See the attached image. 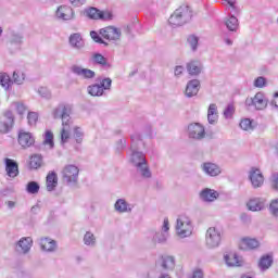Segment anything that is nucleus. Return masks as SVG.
<instances>
[{"label":"nucleus","mask_w":278,"mask_h":278,"mask_svg":"<svg viewBox=\"0 0 278 278\" xmlns=\"http://www.w3.org/2000/svg\"><path fill=\"white\" fill-rule=\"evenodd\" d=\"M138 142H140V135L131 136V154L129 162L132 166L136 167L137 174L140 175L143 179H151L152 173L147 162V156L144 153L136 150L138 149Z\"/></svg>","instance_id":"f257e3e1"},{"label":"nucleus","mask_w":278,"mask_h":278,"mask_svg":"<svg viewBox=\"0 0 278 278\" xmlns=\"http://www.w3.org/2000/svg\"><path fill=\"white\" fill-rule=\"evenodd\" d=\"M71 114H73V106L70 104H60L53 111L54 118H61L62 130H61V143L66 144L71 138Z\"/></svg>","instance_id":"f03ea898"},{"label":"nucleus","mask_w":278,"mask_h":278,"mask_svg":"<svg viewBox=\"0 0 278 278\" xmlns=\"http://www.w3.org/2000/svg\"><path fill=\"white\" fill-rule=\"evenodd\" d=\"M190 21H192V9L186 4L176 9L168 18V23L172 27H181V25H186V23H190Z\"/></svg>","instance_id":"7ed1b4c3"},{"label":"nucleus","mask_w":278,"mask_h":278,"mask_svg":"<svg viewBox=\"0 0 278 278\" xmlns=\"http://www.w3.org/2000/svg\"><path fill=\"white\" fill-rule=\"evenodd\" d=\"M194 227L192 226V219L187 215L178 216L176 220V235L178 238H190L192 236V230Z\"/></svg>","instance_id":"20e7f679"},{"label":"nucleus","mask_w":278,"mask_h":278,"mask_svg":"<svg viewBox=\"0 0 278 278\" xmlns=\"http://www.w3.org/2000/svg\"><path fill=\"white\" fill-rule=\"evenodd\" d=\"M223 242V229L210 227L205 233V244L207 249H218Z\"/></svg>","instance_id":"39448f33"},{"label":"nucleus","mask_w":278,"mask_h":278,"mask_svg":"<svg viewBox=\"0 0 278 278\" xmlns=\"http://www.w3.org/2000/svg\"><path fill=\"white\" fill-rule=\"evenodd\" d=\"M62 179L67 186H75L79 179V167L73 164L65 165L62 169Z\"/></svg>","instance_id":"423d86ee"},{"label":"nucleus","mask_w":278,"mask_h":278,"mask_svg":"<svg viewBox=\"0 0 278 278\" xmlns=\"http://www.w3.org/2000/svg\"><path fill=\"white\" fill-rule=\"evenodd\" d=\"M112 88V78H103L100 84H93L87 87L88 94L91 97H103L105 90Z\"/></svg>","instance_id":"0eeeda50"},{"label":"nucleus","mask_w":278,"mask_h":278,"mask_svg":"<svg viewBox=\"0 0 278 278\" xmlns=\"http://www.w3.org/2000/svg\"><path fill=\"white\" fill-rule=\"evenodd\" d=\"M14 127V113L7 110L0 116V134H10Z\"/></svg>","instance_id":"6e6552de"},{"label":"nucleus","mask_w":278,"mask_h":278,"mask_svg":"<svg viewBox=\"0 0 278 278\" xmlns=\"http://www.w3.org/2000/svg\"><path fill=\"white\" fill-rule=\"evenodd\" d=\"M187 134L191 140H203L206 136L205 126L201 125V123L189 124Z\"/></svg>","instance_id":"1a4fd4ad"},{"label":"nucleus","mask_w":278,"mask_h":278,"mask_svg":"<svg viewBox=\"0 0 278 278\" xmlns=\"http://www.w3.org/2000/svg\"><path fill=\"white\" fill-rule=\"evenodd\" d=\"M245 105L248 108L253 106L255 110H266L268 106V100L262 92H257L253 98H248L245 100Z\"/></svg>","instance_id":"9d476101"},{"label":"nucleus","mask_w":278,"mask_h":278,"mask_svg":"<svg viewBox=\"0 0 278 278\" xmlns=\"http://www.w3.org/2000/svg\"><path fill=\"white\" fill-rule=\"evenodd\" d=\"M169 230H170V224L168 222V217H165L163 220V225L161 227V231L154 233L152 241L155 244H165V242L168 240Z\"/></svg>","instance_id":"9b49d317"},{"label":"nucleus","mask_w":278,"mask_h":278,"mask_svg":"<svg viewBox=\"0 0 278 278\" xmlns=\"http://www.w3.org/2000/svg\"><path fill=\"white\" fill-rule=\"evenodd\" d=\"M55 18L58 21H73L75 18V11L68 5H61L55 11Z\"/></svg>","instance_id":"f8f14e48"},{"label":"nucleus","mask_w":278,"mask_h":278,"mask_svg":"<svg viewBox=\"0 0 278 278\" xmlns=\"http://www.w3.org/2000/svg\"><path fill=\"white\" fill-rule=\"evenodd\" d=\"M249 179L253 188H262L264 186V175L258 168L252 167L250 169Z\"/></svg>","instance_id":"ddd939ff"},{"label":"nucleus","mask_w":278,"mask_h":278,"mask_svg":"<svg viewBox=\"0 0 278 278\" xmlns=\"http://www.w3.org/2000/svg\"><path fill=\"white\" fill-rule=\"evenodd\" d=\"M39 247L41 251H45L46 253H55V251H58V242L49 237L40 238Z\"/></svg>","instance_id":"4468645a"},{"label":"nucleus","mask_w":278,"mask_h":278,"mask_svg":"<svg viewBox=\"0 0 278 278\" xmlns=\"http://www.w3.org/2000/svg\"><path fill=\"white\" fill-rule=\"evenodd\" d=\"M121 29L114 26H108L105 28L100 29V35L105 40H121Z\"/></svg>","instance_id":"2eb2a0df"},{"label":"nucleus","mask_w":278,"mask_h":278,"mask_svg":"<svg viewBox=\"0 0 278 278\" xmlns=\"http://www.w3.org/2000/svg\"><path fill=\"white\" fill-rule=\"evenodd\" d=\"M201 168L205 175H208V177H218V175L223 173V169H220V166L212 162L203 163L201 165Z\"/></svg>","instance_id":"dca6fc26"},{"label":"nucleus","mask_w":278,"mask_h":278,"mask_svg":"<svg viewBox=\"0 0 278 278\" xmlns=\"http://www.w3.org/2000/svg\"><path fill=\"white\" fill-rule=\"evenodd\" d=\"M72 73H74V75H77L78 77H83V79H94V77L97 76L94 71L84 68L78 65H74L72 67Z\"/></svg>","instance_id":"f3484780"},{"label":"nucleus","mask_w":278,"mask_h":278,"mask_svg":"<svg viewBox=\"0 0 278 278\" xmlns=\"http://www.w3.org/2000/svg\"><path fill=\"white\" fill-rule=\"evenodd\" d=\"M199 86H201V81H199V79L189 80L185 89L186 97H188V99L197 97V94H199Z\"/></svg>","instance_id":"a211bd4d"},{"label":"nucleus","mask_w":278,"mask_h":278,"mask_svg":"<svg viewBox=\"0 0 278 278\" xmlns=\"http://www.w3.org/2000/svg\"><path fill=\"white\" fill-rule=\"evenodd\" d=\"M34 244V240L31 237H23L17 242L16 249L20 253H23L24 255L29 253L31 251V245Z\"/></svg>","instance_id":"6ab92c4d"},{"label":"nucleus","mask_w":278,"mask_h":278,"mask_svg":"<svg viewBox=\"0 0 278 278\" xmlns=\"http://www.w3.org/2000/svg\"><path fill=\"white\" fill-rule=\"evenodd\" d=\"M70 45L72 49H76L77 51H81V49L86 47V43L84 42V38L79 33H74L70 36Z\"/></svg>","instance_id":"aec40b11"},{"label":"nucleus","mask_w":278,"mask_h":278,"mask_svg":"<svg viewBox=\"0 0 278 278\" xmlns=\"http://www.w3.org/2000/svg\"><path fill=\"white\" fill-rule=\"evenodd\" d=\"M34 142H36V140L30 132L21 131L18 134V144H21L23 149H29Z\"/></svg>","instance_id":"412c9836"},{"label":"nucleus","mask_w":278,"mask_h":278,"mask_svg":"<svg viewBox=\"0 0 278 278\" xmlns=\"http://www.w3.org/2000/svg\"><path fill=\"white\" fill-rule=\"evenodd\" d=\"M200 199L206 203H212L218 199V193L216 190L205 188L200 192Z\"/></svg>","instance_id":"4be33fe9"},{"label":"nucleus","mask_w":278,"mask_h":278,"mask_svg":"<svg viewBox=\"0 0 278 278\" xmlns=\"http://www.w3.org/2000/svg\"><path fill=\"white\" fill-rule=\"evenodd\" d=\"M247 207L248 210H250V212H262V210L266 207V204L264 200L260 198H254L247 203Z\"/></svg>","instance_id":"5701e85b"},{"label":"nucleus","mask_w":278,"mask_h":278,"mask_svg":"<svg viewBox=\"0 0 278 278\" xmlns=\"http://www.w3.org/2000/svg\"><path fill=\"white\" fill-rule=\"evenodd\" d=\"M115 212L119 214L129 213L134 210V205L129 204L125 199H118L115 204Z\"/></svg>","instance_id":"b1692460"},{"label":"nucleus","mask_w":278,"mask_h":278,"mask_svg":"<svg viewBox=\"0 0 278 278\" xmlns=\"http://www.w3.org/2000/svg\"><path fill=\"white\" fill-rule=\"evenodd\" d=\"M5 170L9 177H17L18 175V164L12 159H5Z\"/></svg>","instance_id":"393cba45"},{"label":"nucleus","mask_w":278,"mask_h":278,"mask_svg":"<svg viewBox=\"0 0 278 278\" xmlns=\"http://www.w3.org/2000/svg\"><path fill=\"white\" fill-rule=\"evenodd\" d=\"M225 263L227 266L236 267V266H242V258L238 256L236 253H228L224 256Z\"/></svg>","instance_id":"a878e982"},{"label":"nucleus","mask_w":278,"mask_h":278,"mask_svg":"<svg viewBox=\"0 0 278 278\" xmlns=\"http://www.w3.org/2000/svg\"><path fill=\"white\" fill-rule=\"evenodd\" d=\"M207 121L210 125H216V123H218V106L214 103L208 106Z\"/></svg>","instance_id":"bb28decb"},{"label":"nucleus","mask_w":278,"mask_h":278,"mask_svg":"<svg viewBox=\"0 0 278 278\" xmlns=\"http://www.w3.org/2000/svg\"><path fill=\"white\" fill-rule=\"evenodd\" d=\"M92 64H98V66H103L104 68H110L112 65L108 62V59L101 53H93L91 55Z\"/></svg>","instance_id":"cd10ccee"},{"label":"nucleus","mask_w":278,"mask_h":278,"mask_svg":"<svg viewBox=\"0 0 278 278\" xmlns=\"http://www.w3.org/2000/svg\"><path fill=\"white\" fill-rule=\"evenodd\" d=\"M46 186L48 192H53V190L58 188V174H55L54 172L49 173L46 178Z\"/></svg>","instance_id":"c85d7f7f"},{"label":"nucleus","mask_w":278,"mask_h":278,"mask_svg":"<svg viewBox=\"0 0 278 278\" xmlns=\"http://www.w3.org/2000/svg\"><path fill=\"white\" fill-rule=\"evenodd\" d=\"M225 25L228 31H238V27H240L238 17H236L235 15H230L228 18H226Z\"/></svg>","instance_id":"c756f323"},{"label":"nucleus","mask_w":278,"mask_h":278,"mask_svg":"<svg viewBox=\"0 0 278 278\" xmlns=\"http://www.w3.org/2000/svg\"><path fill=\"white\" fill-rule=\"evenodd\" d=\"M201 62L199 61H190L187 63V71L189 75L197 76L201 73Z\"/></svg>","instance_id":"7c9ffc66"},{"label":"nucleus","mask_w":278,"mask_h":278,"mask_svg":"<svg viewBox=\"0 0 278 278\" xmlns=\"http://www.w3.org/2000/svg\"><path fill=\"white\" fill-rule=\"evenodd\" d=\"M161 266L164 270H175V256H163Z\"/></svg>","instance_id":"2f4dec72"},{"label":"nucleus","mask_w":278,"mask_h":278,"mask_svg":"<svg viewBox=\"0 0 278 278\" xmlns=\"http://www.w3.org/2000/svg\"><path fill=\"white\" fill-rule=\"evenodd\" d=\"M100 12L101 11L99 9L90 7L84 10V16H87V18H92L93 21H99V16H101Z\"/></svg>","instance_id":"473e14b6"},{"label":"nucleus","mask_w":278,"mask_h":278,"mask_svg":"<svg viewBox=\"0 0 278 278\" xmlns=\"http://www.w3.org/2000/svg\"><path fill=\"white\" fill-rule=\"evenodd\" d=\"M270 266H273V256L270 255L262 256L258 262V268H261V270H268Z\"/></svg>","instance_id":"72a5a7b5"},{"label":"nucleus","mask_w":278,"mask_h":278,"mask_svg":"<svg viewBox=\"0 0 278 278\" xmlns=\"http://www.w3.org/2000/svg\"><path fill=\"white\" fill-rule=\"evenodd\" d=\"M11 81H13V84H16V86H23V84H25V73L18 70L14 71Z\"/></svg>","instance_id":"f704fd0d"},{"label":"nucleus","mask_w":278,"mask_h":278,"mask_svg":"<svg viewBox=\"0 0 278 278\" xmlns=\"http://www.w3.org/2000/svg\"><path fill=\"white\" fill-rule=\"evenodd\" d=\"M13 81L12 78H10V75L7 73H0V85L2 88H4V90H10Z\"/></svg>","instance_id":"c9c22d12"},{"label":"nucleus","mask_w":278,"mask_h":278,"mask_svg":"<svg viewBox=\"0 0 278 278\" xmlns=\"http://www.w3.org/2000/svg\"><path fill=\"white\" fill-rule=\"evenodd\" d=\"M241 247H245V249H257L260 241L257 239L243 238L241 240Z\"/></svg>","instance_id":"e433bc0d"},{"label":"nucleus","mask_w":278,"mask_h":278,"mask_svg":"<svg viewBox=\"0 0 278 278\" xmlns=\"http://www.w3.org/2000/svg\"><path fill=\"white\" fill-rule=\"evenodd\" d=\"M43 144L45 147H48V149H53L55 147V143L53 142V132L51 130L46 131Z\"/></svg>","instance_id":"4c0bfd02"},{"label":"nucleus","mask_w":278,"mask_h":278,"mask_svg":"<svg viewBox=\"0 0 278 278\" xmlns=\"http://www.w3.org/2000/svg\"><path fill=\"white\" fill-rule=\"evenodd\" d=\"M84 244L86 247H94L97 244V238H94V235L90 231H87L84 236Z\"/></svg>","instance_id":"58836bf2"},{"label":"nucleus","mask_w":278,"mask_h":278,"mask_svg":"<svg viewBox=\"0 0 278 278\" xmlns=\"http://www.w3.org/2000/svg\"><path fill=\"white\" fill-rule=\"evenodd\" d=\"M30 168H40L42 166V156L39 154H35L30 157Z\"/></svg>","instance_id":"ea45409f"},{"label":"nucleus","mask_w":278,"mask_h":278,"mask_svg":"<svg viewBox=\"0 0 278 278\" xmlns=\"http://www.w3.org/2000/svg\"><path fill=\"white\" fill-rule=\"evenodd\" d=\"M23 34L21 33H12L10 37L11 45H16L17 47H21L23 45Z\"/></svg>","instance_id":"a19ab883"},{"label":"nucleus","mask_w":278,"mask_h":278,"mask_svg":"<svg viewBox=\"0 0 278 278\" xmlns=\"http://www.w3.org/2000/svg\"><path fill=\"white\" fill-rule=\"evenodd\" d=\"M26 190L28 194H38V192L40 191V185H38V182L36 181H30L27 184Z\"/></svg>","instance_id":"79ce46f5"},{"label":"nucleus","mask_w":278,"mask_h":278,"mask_svg":"<svg viewBox=\"0 0 278 278\" xmlns=\"http://www.w3.org/2000/svg\"><path fill=\"white\" fill-rule=\"evenodd\" d=\"M11 109L15 110L20 115H23L25 112H27V106H25L23 102H13L11 104Z\"/></svg>","instance_id":"37998d69"},{"label":"nucleus","mask_w":278,"mask_h":278,"mask_svg":"<svg viewBox=\"0 0 278 278\" xmlns=\"http://www.w3.org/2000/svg\"><path fill=\"white\" fill-rule=\"evenodd\" d=\"M74 138L78 144H81L84 140V130L81 129V127H74Z\"/></svg>","instance_id":"c03bdc74"},{"label":"nucleus","mask_w":278,"mask_h":278,"mask_svg":"<svg viewBox=\"0 0 278 278\" xmlns=\"http://www.w3.org/2000/svg\"><path fill=\"white\" fill-rule=\"evenodd\" d=\"M269 212L271 216H275V218H278V198L271 200L269 204Z\"/></svg>","instance_id":"a18cd8bd"},{"label":"nucleus","mask_w":278,"mask_h":278,"mask_svg":"<svg viewBox=\"0 0 278 278\" xmlns=\"http://www.w3.org/2000/svg\"><path fill=\"white\" fill-rule=\"evenodd\" d=\"M187 40L192 51H197V47H199V37L191 35Z\"/></svg>","instance_id":"49530a36"},{"label":"nucleus","mask_w":278,"mask_h":278,"mask_svg":"<svg viewBox=\"0 0 278 278\" xmlns=\"http://www.w3.org/2000/svg\"><path fill=\"white\" fill-rule=\"evenodd\" d=\"M27 119H28V125H30V127H34L36 123H38V113L29 112L27 115Z\"/></svg>","instance_id":"de8ad7c7"},{"label":"nucleus","mask_w":278,"mask_h":278,"mask_svg":"<svg viewBox=\"0 0 278 278\" xmlns=\"http://www.w3.org/2000/svg\"><path fill=\"white\" fill-rule=\"evenodd\" d=\"M37 92L42 99H51V91L47 87H40Z\"/></svg>","instance_id":"09e8293b"},{"label":"nucleus","mask_w":278,"mask_h":278,"mask_svg":"<svg viewBox=\"0 0 278 278\" xmlns=\"http://www.w3.org/2000/svg\"><path fill=\"white\" fill-rule=\"evenodd\" d=\"M113 17H114V15H112V12H110V11H100V16L98 17V20H100V21H112Z\"/></svg>","instance_id":"8fccbe9b"},{"label":"nucleus","mask_w":278,"mask_h":278,"mask_svg":"<svg viewBox=\"0 0 278 278\" xmlns=\"http://www.w3.org/2000/svg\"><path fill=\"white\" fill-rule=\"evenodd\" d=\"M240 127L241 129H243V131H249V129H253V126L251 125V119H242L240 123Z\"/></svg>","instance_id":"3c124183"},{"label":"nucleus","mask_w":278,"mask_h":278,"mask_svg":"<svg viewBox=\"0 0 278 278\" xmlns=\"http://www.w3.org/2000/svg\"><path fill=\"white\" fill-rule=\"evenodd\" d=\"M90 36H91V38H92V40H93L94 42H98L99 45L105 43V41H103V39L101 38V36H99V33H98V31L91 30V31H90Z\"/></svg>","instance_id":"603ef678"},{"label":"nucleus","mask_w":278,"mask_h":278,"mask_svg":"<svg viewBox=\"0 0 278 278\" xmlns=\"http://www.w3.org/2000/svg\"><path fill=\"white\" fill-rule=\"evenodd\" d=\"M233 112H236L233 104H229L224 111L225 118H231V116H233Z\"/></svg>","instance_id":"864d4df0"},{"label":"nucleus","mask_w":278,"mask_h":278,"mask_svg":"<svg viewBox=\"0 0 278 278\" xmlns=\"http://www.w3.org/2000/svg\"><path fill=\"white\" fill-rule=\"evenodd\" d=\"M266 86V78L260 76L254 80L255 88H264Z\"/></svg>","instance_id":"5fc2aeb1"},{"label":"nucleus","mask_w":278,"mask_h":278,"mask_svg":"<svg viewBox=\"0 0 278 278\" xmlns=\"http://www.w3.org/2000/svg\"><path fill=\"white\" fill-rule=\"evenodd\" d=\"M184 71H185L184 66L177 65L174 70L175 77H181V75H184Z\"/></svg>","instance_id":"6e6d98bb"},{"label":"nucleus","mask_w":278,"mask_h":278,"mask_svg":"<svg viewBox=\"0 0 278 278\" xmlns=\"http://www.w3.org/2000/svg\"><path fill=\"white\" fill-rule=\"evenodd\" d=\"M271 188L278 192V174L273 176Z\"/></svg>","instance_id":"4d7b16f0"},{"label":"nucleus","mask_w":278,"mask_h":278,"mask_svg":"<svg viewBox=\"0 0 278 278\" xmlns=\"http://www.w3.org/2000/svg\"><path fill=\"white\" fill-rule=\"evenodd\" d=\"M230 5V8L235 11L238 12V7H236V0H224Z\"/></svg>","instance_id":"13d9d810"},{"label":"nucleus","mask_w":278,"mask_h":278,"mask_svg":"<svg viewBox=\"0 0 278 278\" xmlns=\"http://www.w3.org/2000/svg\"><path fill=\"white\" fill-rule=\"evenodd\" d=\"M191 278H203V270L201 269L194 270Z\"/></svg>","instance_id":"bf43d9fd"},{"label":"nucleus","mask_w":278,"mask_h":278,"mask_svg":"<svg viewBox=\"0 0 278 278\" xmlns=\"http://www.w3.org/2000/svg\"><path fill=\"white\" fill-rule=\"evenodd\" d=\"M72 5H76V7H79V5H84V3H86V0H70Z\"/></svg>","instance_id":"052dcab7"},{"label":"nucleus","mask_w":278,"mask_h":278,"mask_svg":"<svg viewBox=\"0 0 278 278\" xmlns=\"http://www.w3.org/2000/svg\"><path fill=\"white\" fill-rule=\"evenodd\" d=\"M271 105H275V108H278V91L274 94V100L271 102Z\"/></svg>","instance_id":"680f3d73"},{"label":"nucleus","mask_w":278,"mask_h":278,"mask_svg":"<svg viewBox=\"0 0 278 278\" xmlns=\"http://www.w3.org/2000/svg\"><path fill=\"white\" fill-rule=\"evenodd\" d=\"M225 45H227L228 47H231V45H233V40H231L230 38H225L224 39Z\"/></svg>","instance_id":"e2e57ef3"},{"label":"nucleus","mask_w":278,"mask_h":278,"mask_svg":"<svg viewBox=\"0 0 278 278\" xmlns=\"http://www.w3.org/2000/svg\"><path fill=\"white\" fill-rule=\"evenodd\" d=\"M7 205H8V207L12 208V207H14V205H16V203H14V201H8Z\"/></svg>","instance_id":"0e129e2a"},{"label":"nucleus","mask_w":278,"mask_h":278,"mask_svg":"<svg viewBox=\"0 0 278 278\" xmlns=\"http://www.w3.org/2000/svg\"><path fill=\"white\" fill-rule=\"evenodd\" d=\"M159 278H173V277H170V275H168V274L162 273V274L159 276Z\"/></svg>","instance_id":"69168bd1"},{"label":"nucleus","mask_w":278,"mask_h":278,"mask_svg":"<svg viewBox=\"0 0 278 278\" xmlns=\"http://www.w3.org/2000/svg\"><path fill=\"white\" fill-rule=\"evenodd\" d=\"M3 34V28L0 27V37Z\"/></svg>","instance_id":"338daca9"}]
</instances>
